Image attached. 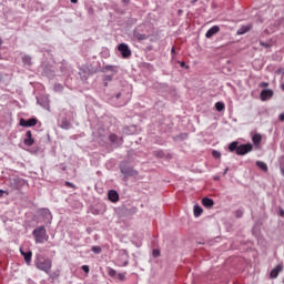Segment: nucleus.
Listing matches in <instances>:
<instances>
[{"mask_svg":"<svg viewBox=\"0 0 284 284\" xmlns=\"http://www.w3.org/2000/svg\"><path fill=\"white\" fill-rule=\"evenodd\" d=\"M108 274L109 276H111L112 278H114V276H116V271L112 267L108 268Z\"/></svg>","mask_w":284,"mask_h":284,"instance_id":"22","label":"nucleus"},{"mask_svg":"<svg viewBox=\"0 0 284 284\" xmlns=\"http://www.w3.org/2000/svg\"><path fill=\"white\" fill-rule=\"evenodd\" d=\"M276 74H284V69H278V70L276 71Z\"/></svg>","mask_w":284,"mask_h":284,"instance_id":"32","label":"nucleus"},{"mask_svg":"<svg viewBox=\"0 0 284 284\" xmlns=\"http://www.w3.org/2000/svg\"><path fill=\"white\" fill-rule=\"evenodd\" d=\"M261 45H264V48H270V44L265 43V42H260Z\"/></svg>","mask_w":284,"mask_h":284,"instance_id":"35","label":"nucleus"},{"mask_svg":"<svg viewBox=\"0 0 284 284\" xmlns=\"http://www.w3.org/2000/svg\"><path fill=\"white\" fill-rule=\"evenodd\" d=\"M44 214H50V211L49 210H44Z\"/></svg>","mask_w":284,"mask_h":284,"instance_id":"43","label":"nucleus"},{"mask_svg":"<svg viewBox=\"0 0 284 284\" xmlns=\"http://www.w3.org/2000/svg\"><path fill=\"white\" fill-rule=\"evenodd\" d=\"M108 199L111 203H119V193L115 190H111L108 193Z\"/></svg>","mask_w":284,"mask_h":284,"instance_id":"12","label":"nucleus"},{"mask_svg":"<svg viewBox=\"0 0 284 284\" xmlns=\"http://www.w3.org/2000/svg\"><path fill=\"white\" fill-rule=\"evenodd\" d=\"M37 123H38L37 118H31L29 120H26V119L22 118L19 121V125L21 128H34V125H37Z\"/></svg>","mask_w":284,"mask_h":284,"instance_id":"6","label":"nucleus"},{"mask_svg":"<svg viewBox=\"0 0 284 284\" xmlns=\"http://www.w3.org/2000/svg\"><path fill=\"white\" fill-rule=\"evenodd\" d=\"M247 32V28L237 30V34H245Z\"/></svg>","mask_w":284,"mask_h":284,"instance_id":"28","label":"nucleus"},{"mask_svg":"<svg viewBox=\"0 0 284 284\" xmlns=\"http://www.w3.org/2000/svg\"><path fill=\"white\" fill-rule=\"evenodd\" d=\"M109 141L115 145V148H121L123 145V138H120L115 133L109 135Z\"/></svg>","mask_w":284,"mask_h":284,"instance_id":"8","label":"nucleus"},{"mask_svg":"<svg viewBox=\"0 0 284 284\" xmlns=\"http://www.w3.org/2000/svg\"><path fill=\"white\" fill-rule=\"evenodd\" d=\"M118 50L121 52L123 59H130V57H132V50H130V47L125 43H120Z\"/></svg>","mask_w":284,"mask_h":284,"instance_id":"5","label":"nucleus"},{"mask_svg":"<svg viewBox=\"0 0 284 284\" xmlns=\"http://www.w3.org/2000/svg\"><path fill=\"white\" fill-rule=\"evenodd\" d=\"M236 216H237V219H241V216H243V212L242 211H236Z\"/></svg>","mask_w":284,"mask_h":284,"instance_id":"30","label":"nucleus"},{"mask_svg":"<svg viewBox=\"0 0 284 284\" xmlns=\"http://www.w3.org/2000/svg\"><path fill=\"white\" fill-rule=\"evenodd\" d=\"M202 205L204 207H212L214 205V200H212L210 197H204V199H202Z\"/></svg>","mask_w":284,"mask_h":284,"instance_id":"15","label":"nucleus"},{"mask_svg":"<svg viewBox=\"0 0 284 284\" xmlns=\"http://www.w3.org/2000/svg\"><path fill=\"white\" fill-rule=\"evenodd\" d=\"M115 98H116V99H121V93H118V94L115 95Z\"/></svg>","mask_w":284,"mask_h":284,"instance_id":"40","label":"nucleus"},{"mask_svg":"<svg viewBox=\"0 0 284 284\" xmlns=\"http://www.w3.org/2000/svg\"><path fill=\"white\" fill-rule=\"evenodd\" d=\"M79 0H71V3H78Z\"/></svg>","mask_w":284,"mask_h":284,"instance_id":"42","label":"nucleus"},{"mask_svg":"<svg viewBox=\"0 0 284 284\" xmlns=\"http://www.w3.org/2000/svg\"><path fill=\"white\" fill-rule=\"evenodd\" d=\"M257 168H260V170H262V172H267V164L263 161H257L256 162Z\"/></svg>","mask_w":284,"mask_h":284,"instance_id":"17","label":"nucleus"},{"mask_svg":"<svg viewBox=\"0 0 284 284\" xmlns=\"http://www.w3.org/2000/svg\"><path fill=\"white\" fill-rule=\"evenodd\" d=\"M20 254L23 256L27 265H30V263H32V251L23 252V250H20Z\"/></svg>","mask_w":284,"mask_h":284,"instance_id":"13","label":"nucleus"},{"mask_svg":"<svg viewBox=\"0 0 284 284\" xmlns=\"http://www.w3.org/2000/svg\"><path fill=\"white\" fill-rule=\"evenodd\" d=\"M118 278H119V281H125V274L119 273Z\"/></svg>","mask_w":284,"mask_h":284,"instance_id":"27","label":"nucleus"},{"mask_svg":"<svg viewBox=\"0 0 284 284\" xmlns=\"http://www.w3.org/2000/svg\"><path fill=\"white\" fill-rule=\"evenodd\" d=\"M36 243H45L48 239H50V235H48V230H45V226H38L32 232Z\"/></svg>","mask_w":284,"mask_h":284,"instance_id":"2","label":"nucleus"},{"mask_svg":"<svg viewBox=\"0 0 284 284\" xmlns=\"http://www.w3.org/2000/svg\"><path fill=\"white\" fill-rule=\"evenodd\" d=\"M3 43V40H1V38H0V45Z\"/></svg>","mask_w":284,"mask_h":284,"instance_id":"46","label":"nucleus"},{"mask_svg":"<svg viewBox=\"0 0 284 284\" xmlns=\"http://www.w3.org/2000/svg\"><path fill=\"white\" fill-rule=\"evenodd\" d=\"M4 191L0 190V197L3 196Z\"/></svg>","mask_w":284,"mask_h":284,"instance_id":"41","label":"nucleus"},{"mask_svg":"<svg viewBox=\"0 0 284 284\" xmlns=\"http://www.w3.org/2000/svg\"><path fill=\"white\" fill-rule=\"evenodd\" d=\"M48 276H50L51 278H59L60 273H59V271L58 272H53V273L50 272V274H48Z\"/></svg>","mask_w":284,"mask_h":284,"instance_id":"24","label":"nucleus"},{"mask_svg":"<svg viewBox=\"0 0 284 284\" xmlns=\"http://www.w3.org/2000/svg\"><path fill=\"white\" fill-rule=\"evenodd\" d=\"M67 187H74V185L70 182H65Z\"/></svg>","mask_w":284,"mask_h":284,"instance_id":"34","label":"nucleus"},{"mask_svg":"<svg viewBox=\"0 0 284 284\" xmlns=\"http://www.w3.org/2000/svg\"><path fill=\"white\" fill-rule=\"evenodd\" d=\"M267 85H270L267 82H262V83L260 84V88H267Z\"/></svg>","mask_w":284,"mask_h":284,"instance_id":"29","label":"nucleus"},{"mask_svg":"<svg viewBox=\"0 0 284 284\" xmlns=\"http://www.w3.org/2000/svg\"><path fill=\"white\" fill-rule=\"evenodd\" d=\"M91 251L94 254H101V252H102L101 246H92Z\"/></svg>","mask_w":284,"mask_h":284,"instance_id":"23","label":"nucleus"},{"mask_svg":"<svg viewBox=\"0 0 284 284\" xmlns=\"http://www.w3.org/2000/svg\"><path fill=\"white\" fill-rule=\"evenodd\" d=\"M280 216H284V210L283 209H280Z\"/></svg>","mask_w":284,"mask_h":284,"instance_id":"37","label":"nucleus"},{"mask_svg":"<svg viewBox=\"0 0 284 284\" xmlns=\"http://www.w3.org/2000/svg\"><path fill=\"white\" fill-rule=\"evenodd\" d=\"M82 270H83V272H85V274H90V266L83 265Z\"/></svg>","mask_w":284,"mask_h":284,"instance_id":"26","label":"nucleus"},{"mask_svg":"<svg viewBox=\"0 0 284 284\" xmlns=\"http://www.w3.org/2000/svg\"><path fill=\"white\" fill-rule=\"evenodd\" d=\"M282 90H284V83L282 84Z\"/></svg>","mask_w":284,"mask_h":284,"instance_id":"49","label":"nucleus"},{"mask_svg":"<svg viewBox=\"0 0 284 284\" xmlns=\"http://www.w3.org/2000/svg\"><path fill=\"white\" fill-rule=\"evenodd\" d=\"M196 1H199V0H192L191 3H196Z\"/></svg>","mask_w":284,"mask_h":284,"instance_id":"45","label":"nucleus"},{"mask_svg":"<svg viewBox=\"0 0 284 284\" xmlns=\"http://www.w3.org/2000/svg\"><path fill=\"white\" fill-rule=\"evenodd\" d=\"M171 54L174 57V54H176V49L173 47L172 49H171Z\"/></svg>","mask_w":284,"mask_h":284,"instance_id":"33","label":"nucleus"},{"mask_svg":"<svg viewBox=\"0 0 284 284\" xmlns=\"http://www.w3.org/2000/svg\"><path fill=\"white\" fill-rule=\"evenodd\" d=\"M64 125H65V128H68V125H70V124L68 123V121H65V122H64Z\"/></svg>","mask_w":284,"mask_h":284,"instance_id":"44","label":"nucleus"},{"mask_svg":"<svg viewBox=\"0 0 284 284\" xmlns=\"http://www.w3.org/2000/svg\"><path fill=\"white\" fill-rule=\"evenodd\" d=\"M274 97V90L272 89H264L260 93L261 101H270Z\"/></svg>","mask_w":284,"mask_h":284,"instance_id":"7","label":"nucleus"},{"mask_svg":"<svg viewBox=\"0 0 284 284\" xmlns=\"http://www.w3.org/2000/svg\"><path fill=\"white\" fill-rule=\"evenodd\" d=\"M283 272V264H278L275 268H273L270 273L271 278H278V274Z\"/></svg>","mask_w":284,"mask_h":284,"instance_id":"11","label":"nucleus"},{"mask_svg":"<svg viewBox=\"0 0 284 284\" xmlns=\"http://www.w3.org/2000/svg\"><path fill=\"white\" fill-rule=\"evenodd\" d=\"M229 150L231 152H235L240 156H243V154H247V152H250V143L239 145V142H232L229 145Z\"/></svg>","mask_w":284,"mask_h":284,"instance_id":"3","label":"nucleus"},{"mask_svg":"<svg viewBox=\"0 0 284 284\" xmlns=\"http://www.w3.org/2000/svg\"><path fill=\"white\" fill-rule=\"evenodd\" d=\"M253 144H250V152L252 150H261V143H263V135L261 133H254L252 135Z\"/></svg>","mask_w":284,"mask_h":284,"instance_id":"4","label":"nucleus"},{"mask_svg":"<svg viewBox=\"0 0 284 284\" xmlns=\"http://www.w3.org/2000/svg\"><path fill=\"white\" fill-rule=\"evenodd\" d=\"M34 265L37 270H40V272H44V274H50V272H52V260L50 258L37 255Z\"/></svg>","mask_w":284,"mask_h":284,"instance_id":"1","label":"nucleus"},{"mask_svg":"<svg viewBox=\"0 0 284 284\" xmlns=\"http://www.w3.org/2000/svg\"><path fill=\"white\" fill-rule=\"evenodd\" d=\"M194 217L199 219V216H201L203 214V207H201L199 204L194 205Z\"/></svg>","mask_w":284,"mask_h":284,"instance_id":"16","label":"nucleus"},{"mask_svg":"<svg viewBox=\"0 0 284 284\" xmlns=\"http://www.w3.org/2000/svg\"><path fill=\"white\" fill-rule=\"evenodd\" d=\"M161 253L159 252V250H154L153 251V256H159Z\"/></svg>","mask_w":284,"mask_h":284,"instance_id":"31","label":"nucleus"},{"mask_svg":"<svg viewBox=\"0 0 284 284\" xmlns=\"http://www.w3.org/2000/svg\"><path fill=\"white\" fill-rule=\"evenodd\" d=\"M108 70H112V67H106Z\"/></svg>","mask_w":284,"mask_h":284,"instance_id":"47","label":"nucleus"},{"mask_svg":"<svg viewBox=\"0 0 284 284\" xmlns=\"http://www.w3.org/2000/svg\"><path fill=\"white\" fill-rule=\"evenodd\" d=\"M106 80H108V81H112V75H108V77H106Z\"/></svg>","mask_w":284,"mask_h":284,"instance_id":"38","label":"nucleus"},{"mask_svg":"<svg viewBox=\"0 0 284 284\" xmlns=\"http://www.w3.org/2000/svg\"><path fill=\"white\" fill-rule=\"evenodd\" d=\"M278 119L280 121H284V113L280 114Z\"/></svg>","mask_w":284,"mask_h":284,"instance_id":"36","label":"nucleus"},{"mask_svg":"<svg viewBox=\"0 0 284 284\" xmlns=\"http://www.w3.org/2000/svg\"><path fill=\"white\" fill-rule=\"evenodd\" d=\"M212 156H213L214 159H221V152L214 150V151L212 152Z\"/></svg>","mask_w":284,"mask_h":284,"instance_id":"25","label":"nucleus"},{"mask_svg":"<svg viewBox=\"0 0 284 284\" xmlns=\"http://www.w3.org/2000/svg\"><path fill=\"white\" fill-rule=\"evenodd\" d=\"M181 68H185V62L180 63Z\"/></svg>","mask_w":284,"mask_h":284,"instance_id":"39","label":"nucleus"},{"mask_svg":"<svg viewBox=\"0 0 284 284\" xmlns=\"http://www.w3.org/2000/svg\"><path fill=\"white\" fill-rule=\"evenodd\" d=\"M217 32H221V28L219 26H213L206 31L205 37L206 39H212L214 34H217Z\"/></svg>","mask_w":284,"mask_h":284,"instance_id":"10","label":"nucleus"},{"mask_svg":"<svg viewBox=\"0 0 284 284\" xmlns=\"http://www.w3.org/2000/svg\"><path fill=\"white\" fill-rule=\"evenodd\" d=\"M122 174H124V176H138L136 171L132 170V169H121Z\"/></svg>","mask_w":284,"mask_h":284,"instance_id":"14","label":"nucleus"},{"mask_svg":"<svg viewBox=\"0 0 284 284\" xmlns=\"http://www.w3.org/2000/svg\"><path fill=\"white\" fill-rule=\"evenodd\" d=\"M23 143L24 145H27V148H32V145H34V138H32V131H27Z\"/></svg>","mask_w":284,"mask_h":284,"instance_id":"9","label":"nucleus"},{"mask_svg":"<svg viewBox=\"0 0 284 284\" xmlns=\"http://www.w3.org/2000/svg\"><path fill=\"white\" fill-rule=\"evenodd\" d=\"M215 109H216L217 112H223V110H225V103L216 102L215 103Z\"/></svg>","mask_w":284,"mask_h":284,"instance_id":"19","label":"nucleus"},{"mask_svg":"<svg viewBox=\"0 0 284 284\" xmlns=\"http://www.w3.org/2000/svg\"><path fill=\"white\" fill-rule=\"evenodd\" d=\"M135 37L138 41H145V39H148V36L143 33H136Z\"/></svg>","mask_w":284,"mask_h":284,"instance_id":"21","label":"nucleus"},{"mask_svg":"<svg viewBox=\"0 0 284 284\" xmlns=\"http://www.w3.org/2000/svg\"><path fill=\"white\" fill-rule=\"evenodd\" d=\"M22 62L24 63V65H32V58L30 55H24L22 58Z\"/></svg>","mask_w":284,"mask_h":284,"instance_id":"18","label":"nucleus"},{"mask_svg":"<svg viewBox=\"0 0 284 284\" xmlns=\"http://www.w3.org/2000/svg\"><path fill=\"white\" fill-rule=\"evenodd\" d=\"M280 170L282 172V175L284 176V156L280 158Z\"/></svg>","mask_w":284,"mask_h":284,"instance_id":"20","label":"nucleus"},{"mask_svg":"<svg viewBox=\"0 0 284 284\" xmlns=\"http://www.w3.org/2000/svg\"><path fill=\"white\" fill-rule=\"evenodd\" d=\"M227 170H229V169H225L224 174H226V173H227Z\"/></svg>","mask_w":284,"mask_h":284,"instance_id":"48","label":"nucleus"}]
</instances>
